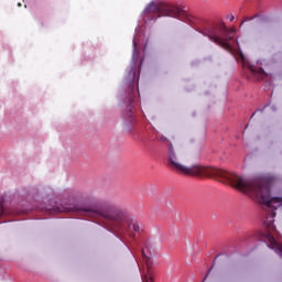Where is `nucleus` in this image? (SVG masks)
Listing matches in <instances>:
<instances>
[{"label":"nucleus","instance_id":"nucleus-1","mask_svg":"<svg viewBox=\"0 0 282 282\" xmlns=\"http://www.w3.org/2000/svg\"><path fill=\"white\" fill-rule=\"evenodd\" d=\"M167 166L175 173L181 175H189L193 177H215L221 181L224 184H230L234 188H238L242 193L248 195H254L260 199L261 204L269 207L267 218L264 220L268 228H272L274 218L276 217V210L279 206H282V197H272L270 195V186L276 184V176L267 174L261 178H246L239 176L237 173L226 172L220 169L208 167L199 164L192 166L184 165V155L175 150L173 143L167 145Z\"/></svg>","mask_w":282,"mask_h":282},{"label":"nucleus","instance_id":"nucleus-2","mask_svg":"<svg viewBox=\"0 0 282 282\" xmlns=\"http://www.w3.org/2000/svg\"><path fill=\"white\" fill-rule=\"evenodd\" d=\"M56 213H93L97 217L105 219L109 230L118 235H127V232H142V225L138 220H133L127 209L116 206L112 203H101L98 208H82L77 205H63L57 207Z\"/></svg>","mask_w":282,"mask_h":282},{"label":"nucleus","instance_id":"nucleus-3","mask_svg":"<svg viewBox=\"0 0 282 282\" xmlns=\"http://www.w3.org/2000/svg\"><path fill=\"white\" fill-rule=\"evenodd\" d=\"M204 36H207L212 43H215L226 52H232L235 47L230 41L235 40V29H228L226 24L221 23L207 31L202 32Z\"/></svg>","mask_w":282,"mask_h":282},{"label":"nucleus","instance_id":"nucleus-4","mask_svg":"<svg viewBox=\"0 0 282 282\" xmlns=\"http://www.w3.org/2000/svg\"><path fill=\"white\" fill-rule=\"evenodd\" d=\"M145 12L149 14H156L158 19H160V17H171L172 19H178L180 14H182V9L171 3L152 2L147 7Z\"/></svg>","mask_w":282,"mask_h":282},{"label":"nucleus","instance_id":"nucleus-5","mask_svg":"<svg viewBox=\"0 0 282 282\" xmlns=\"http://www.w3.org/2000/svg\"><path fill=\"white\" fill-rule=\"evenodd\" d=\"M155 256V248L153 245L147 242L142 248V258L145 263V270L142 271V282H153V274L151 273V265H153V257Z\"/></svg>","mask_w":282,"mask_h":282},{"label":"nucleus","instance_id":"nucleus-6","mask_svg":"<svg viewBox=\"0 0 282 282\" xmlns=\"http://www.w3.org/2000/svg\"><path fill=\"white\" fill-rule=\"evenodd\" d=\"M8 199H10V195L4 194L0 197V217L6 215V204H8Z\"/></svg>","mask_w":282,"mask_h":282},{"label":"nucleus","instance_id":"nucleus-7","mask_svg":"<svg viewBox=\"0 0 282 282\" xmlns=\"http://www.w3.org/2000/svg\"><path fill=\"white\" fill-rule=\"evenodd\" d=\"M249 69H250V72H252L253 74H265V70H263V68H258V69H256L254 67L250 66Z\"/></svg>","mask_w":282,"mask_h":282},{"label":"nucleus","instance_id":"nucleus-8","mask_svg":"<svg viewBox=\"0 0 282 282\" xmlns=\"http://www.w3.org/2000/svg\"><path fill=\"white\" fill-rule=\"evenodd\" d=\"M213 268H214V265H212L210 269H208V271H207L205 278L203 279V282H205L206 279H208V276H210V272H213Z\"/></svg>","mask_w":282,"mask_h":282},{"label":"nucleus","instance_id":"nucleus-9","mask_svg":"<svg viewBox=\"0 0 282 282\" xmlns=\"http://www.w3.org/2000/svg\"><path fill=\"white\" fill-rule=\"evenodd\" d=\"M167 140H169V139H166V137H164V135H162V137L160 138V141H161V142H167Z\"/></svg>","mask_w":282,"mask_h":282},{"label":"nucleus","instance_id":"nucleus-10","mask_svg":"<svg viewBox=\"0 0 282 282\" xmlns=\"http://www.w3.org/2000/svg\"><path fill=\"white\" fill-rule=\"evenodd\" d=\"M229 21H235V15H230Z\"/></svg>","mask_w":282,"mask_h":282},{"label":"nucleus","instance_id":"nucleus-11","mask_svg":"<svg viewBox=\"0 0 282 282\" xmlns=\"http://www.w3.org/2000/svg\"><path fill=\"white\" fill-rule=\"evenodd\" d=\"M133 45H134V52H137L138 44H135V41H133Z\"/></svg>","mask_w":282,"mask_h":282},{"label":"nucleus","instance_id":"nucleus-12","mask_svg":"<svg viewBox=\"0 0 282 282\" xmlns=\"http://www.w3.org/2000/svg\"><path fill=\"white\" fill-rule=\"evenodd\" d=\"M243 23H246V21H242V22L240 23V25H243Z\"/></svg>","mask_w":282,"mask_h":282}]
</instances>
